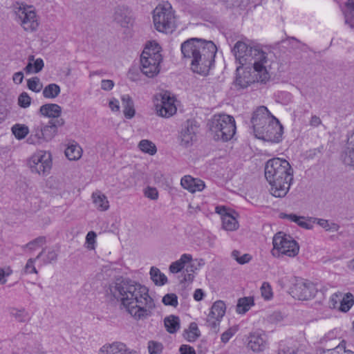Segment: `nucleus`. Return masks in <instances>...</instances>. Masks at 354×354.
Instances as JSON below:
<instances>
[{
	"label": "nucleus",
	"mask_w": 354,
	"mask_h": 354,
	"mask_svg": "<svg viewBox=\"0 0 354 354\" xmlns=\"http://www.w3.org/2000/svg\"><path fill=\"white\" fill-rule=\"evenodd\" d=\"M65 155L70 160H76L82 156V148L77 145H71L65 149Z\"/></svg>",
	"instance_id": "nucleus-36"
},
{
	"label": "nucleus",
	"mask_w": 354,
	"mask_h": 354,
	"mask_svg": "<svg viewBox=\"0 0 354 354\" xmlns=\"http://www.w3.org/2000/svg\"><path fill=\"white\" fill-rule=\"evenodd\" d=\"M43 250H45V253L41 257L44 264H49L57 261L58 254L54 249L48 248L47 252L46 248Z\"/></svg>",
	"instance_id": "nucleus-42"
},
{
	"label": "nucleus",
	"mask_w": 354,
	"mask_h": 354,
	"mask_svg": "<svg viewBox=\"0 0 354 354\" xmlns=\"http://www.w3.org/2000/svg\"><path fill=\"white\" fill-rule=\"evenodd\" d=\"M343 162L354 168V131L348 136L347 147L342 154Z\"/></svg>",
	"instance_id": "nucleus-22"
},
{
	"label": "nucleus",
	"mask_w": 354,
	"mask_h": 354,
	"mask_svg": "<svg viewBox=\"0 0 354 354\" xmlns=\"http://www.w3.org/2000/svg\"><path fill=\"white\" fill-rule=\"evenodd\" d=\"M93 203L95 207L100 211H106L109 207V201L104 194L93 193L92 195Z\"/></svg>",
	"instance_id": "nucleus-28"
},
{
	"label": "nucleus",
	"mask_w": 354,
	"mask_h": 354,
	"mask_svg": "<svg viewBox=\"0 0 354 354\" xmlns=\"http://www.w3.org/2000/svg\"><path fill=\"white\" fill-rule=\"evenodd\" d=\"M136 352L127 348L120 342L105 344L99 350L98 354H136Z\"/></svg>",
	"instance_id": "nucleus-19"
},
{
	"label": "nucleus",
	"mask_w": 354,
	"mask_h": 354,
	"mask_svg": "<svg viewBox=\"0 0 354 354\" xmlns=\"http://www.w3.org/2000/svg\"><path fill=\"white\" fill-rule=\"evenodd\" d=\"M60 86L57 84H48L43 90L42 94L45 98L53 99L57 97L60 93Z\"/></svg>",
	"instance_id": "nucleus-33"
},
{
	"label": "nucleus",
	"mask_w": 354,
	"mask_h": 354,
	"mask_svg": "<svg viewBox=\"0 0 354 354\" xmlns=\"http://www.w3.org/2000/svg\"><path fill=\"white\" fill-rule=\"evenodd\" d=\"M35 57L34 55H29L28 58V64L24 68V71L26 73H32V66H33V62H35Z\"/></svg>",
	"instance_id": "nucleus-59"
},
{
	"label": "nucleus",
	"mask_w": 354,
	"mask_h": 354,
	"mask_svg": "<svg viewBox=\"0 0 354 354\" xmlns=\"http://www.w3.org/2000/svg\"><path fill=\"white\" fill-rule=\"evenodd\" d=\"M148 351L149 354H160L163 349L162 343L151 340L148 342Z\"/></svg>",
	"instance_id": "nucleus-45"
},
{
	"label": "nucleus",
	"mask_w": 354,
	"mask_h": 354,
	"mask_svg": "<svg viewBox=\"0 0 354 354\" xmlns=\"http://www.w3.org/2000/svg\"><path fill=\"white\" fill-rule=\"evenodd\" d=\"M180 354H196L195 350L189 345L183 344L179 348Z\"/></svg>",
	"instance_id": "nucleus-56"
},
{
	"label": "nucleus",
	"mask_w": 354,
	"mask_h": 354,
	"mask_svg": "<svg viewBox=\"0 0 354 354\" xmlns=\"http://www.w3.org/2000/svg\"><path fill=\"white\" fill-rule=\"evenodd\" d=\"M15 21L26 31L34 32L39 26V21L35 10L32 6L17 3L14 6Z\"/></svg>",
	"instance_id": "nucleus-9"
},
{
	"label": "nucleus",
	"mask_w": 354,
	"mask_h": 354,
	"mask_svg": "<svg viewBox=\"0 0 354 354\" xmlns=\"http://www.w3.org/2000/svg\"><path fill=\"white\" fill-rule=\"evenodd\" d=\"M251 123L257 138L272 143H279L281 141L283 127L266 106H262L257 109L252 114Z\"/></svg>",
	"instance_id": "nucleus-5"
},
{
	"label": "nucleus",
	"mask_w": 354,
	"mask_h": 354,
	"mask_svg": "<svg viewBox=\"0 0 354 354\" xmlns=\"http://www.w3.org/2000/svg\"><path fill=\"white\" fill-rule=\"evenodd\" d=\"M354 304L353 297L349 293L344 297L341 302L340 310L343 312H347L350 310Z\"/></svg>",
	"instance_id": "nucleus-44"
},
{
	"label": "nucleus",
	"mask_w": 354,
	"mask_h": 354,
	"mask_svg": "<svg viewBox=\"0 0 354 354\" xmlns=\"http://www.w3.org/2000/svg\"><path fill=\"white\" fill-rule=\"evenodd\" d=\"M32 64V73H38L39 72H40L44 66V63L41 58L36 59Z\"/></svg>",
	"instance_id": "nucleus-53"
},
{
	"label": "nucleus",
	"mask_w": 354,
	"mask_h": 354,
	"mask_svg": "<svg viewBox=\"0 0 354 354\" xmlns=\"http://www.w3.org/2000/svg\"><path fill=\"white\" fill-rule=\"evenodd\" d=\"M281 218H288L304 229L310 230L313 228V224L310 222L304 221L305 218L304 216H297L294 214H287L282 213L281 214Z\"/></svg>",
	"instance_id": "nucleus-26"
},
{
	"label": "nucleus",
	"mask_w": 354,
	"mask_h": 354,
	"mask_svg": "<svg viewBox=\"0 0 354 354\" xmlns=\"http://www.w3.org/2000/svg\"><path fill=\"white\" fill-rule=\"evenodd\" d=\"M97 235L96 233L93 231H91L88 232L86 236V241L88 245H93L95 241V238Z\"/></svg>",
	"instance_id": "nucleus-61"
},
{
	"label": "nucleus",
	"mask_w": 354,
	"mask_h": 354,
	"mask_svg": "<svg viewBox=\"0 0 354 354\" xmlns=\"http://www.w3.org/2000/svg\"><path fill=\"white\" fill-rule=\"evenodd\" d=\"M346 6L348 10L344 13L345 23L354 28V0H348Z\"/></svg>",
	"instance_id": "nucleus-38"
},
{
	"label": "nucleus",
	"mask_w": 354,
	"mask_h": 354,
	"mask_svg": "<svg viewBox=\"0 0 354 354\" xmlns=\"http://www.w3.org/2000/svg\"><path fill=\"white\" fill-rule=\"evenodd\" d=\"M183 57L190 63L194 73L207 75L214 64L217 48L210 40L193 37L181 44Z\"/></svg>",
	"instance_id": "nucleus-2"
},
{
	"label": "nucleus",
	"mask_w": 354,
	"mask_h": 354,
	"mask_svg": "<svg viewBox=\"0 0 354 354\" xmlns=\"http://www.w3.org/2000/svg\"><path fill=\"white\" fill-rule=\"evenodd\" d=\"M29 165L32 172L45 175L51 168L50 153L40 151L35 153L29 160Z\"/></svg>",
	"instance_id": "nucleus-12"
},
{
	"label": "nucleus",
	"mask_w": 354,
	"mask_h": 354,
	"mask_svg": "<svg viewBox=\"0 0 354 354\" xmlns=\"http://www.w3.org/2000/svg\"><path fill=\"white\" fill-rule=\"evenodd\" d=\"M236 79L234 82V86L238 88H247L252 83L257 82H261L260 80H258L259 75H257V72L254 71V68H253V75L250 72V69L248 68H243V66H239L236 68ZM265 81L264 82H266Z\"/></svg>",
	"instance_id": "nucleus-14"
},
{
	"label": "nucleus",
	"mask_w": 354,
	"mask_h": 354,
	"mask_svg": "<svg viewBox=\"0 0 354 354\" xmlns=\"http://www.w3.org/2000/svg\"><path fill=\"white\" fill-rule=\"evenodd\" d=\"M293 297L299 300H308L313 297L316 290L314 285L308 281L297 282L292 288Z\"/></svg>",
	"instance_id": "nucleus-17"
},
{
	"label": "nucleus",
	"mask_w": 354,
	"mask_h": 354,
	"mask_svg": "<svg viewBox=\"0 0 354 354\" xmlns=\"http://www.w3.org/2000/svg\"><path fill=\"white\" fill-rule=\"evenodd\" d=\"M313 223H317L319 226L323 227L325 230L329 232H337L339 229V225L335 223H329L328 220L323 218H310L309 221H312Z\"/></svg>",
	"instance_id": "nucleus-31"
},
{
	"label": "nucleus",
	"mask_w": 354,
	"mask_h": 354,
	"mask_svg": "<svg viewBox=\"0 0 354 354\" xmlns=\"http://www.w3.org/2000/svg\"><path fill=\"white\" fill-rule=\"evenodd\" d=\"M222 224L223 229L227 231L236 230L239 227L236 219L230 214L222 217Z\"/></svg>",
	"instance_id": "nucleus-37"
},
{
	"label": "nucleus",
	"mask_w": 354,
	"mask_h": 354,
	"mask_svg": "<svg viewBox=\"0 0 354 354\" xmlns=\"http://www.w3.org/2000/svg\"><path fill=\"white\" fill-rule=\"evenodd\" d=\"M336 349L338 352L343 351V354H354L353 351L346 349V342L344 340L342 341V342L336 347Z\"/></svg>",
	"instance_id": "nucleus-60"
},
{
	"label": "nucleus",
	"mask_w": 354,
	"mask_h": 354,
	"mask_svg": "<svg viewBox=\"0 0 354 354\" xmlns=\"http://www.w3.org/2000/svg\"><path fill=\"white\" fill-rule=\"evenodd\" d=\"M235 331L232 328H229L221 335V341L227 343L230 339L234 335Z\"/></svg>",
	"instance_id": "nucleus-54"
},
{
	"label": "nucleus",
	"mask_w": 354,
	"mask_h": 354,
	"mask_svg": "<svg viewBox=\"0 0 354 354\" xmlns=\"http://www.w3.org/2000/svg\"><path fill=\"white\" fill-rule=\"evenodd\" d=\"M267 337L263 331H254L248 337V347L254 352H261L266 348Z\"/></svg>",
	"instance_id": "nucleus-18"
},
{
	"label": "nucleus",
	"mask_w": 354,
	"mask_h": 354,
	"mask_svg": "<svg viewBox=\"0 0 354 354\" xmlns=\"http://www.w3.org/2000/svg\"><path fill=\"white\" fill-rule=\"evenodd\" d=\"M232 51L239 63L243 66L246 64L252 65L254 71L257 72L258 80L261 82L270 79L269 73L267 71V53L263 50L262 46L254 42L247 44L243 41H238Z\"/></svg>",
	"instance_id": "nucleus-4"
},
{
	"label": "nucleus",
	"mask_w": 354,
	"mask_h": 354,
	"mask_svg": "<svg viewBox=\"0 0 354 354\" xmlns=\"http://www.w3.org/2000/svg\"><path fill=\"white\" fill-rule=\"evenodd\" d=\"M204 296H205V293L202 289L198 288L194 291V299L196 301H201L203 299Z\"/></svg>",
	"instance_id": "nucleus-63"
},
{
	"label": "nucleus",
	"mask_w": 354,
	"mask_h": 354,
	"mask_svg": "<svg viewBox=\"0 0 354 354\" xmlns=\"http://www.w3.org/2000/svg\"><path fill=\"white\" fill-rule=\"evenodd\" d=\"M165 326L169 333H175L180 328V319L178 316L169 315L164 320Z\"/></svg>",
	"instance_id": "nucleus-27"
},
{
	"label": "nucleus",
	"mask_w": 354,
	"mask_h": 354,
	"mask_svg": "<svg viewBox=\"0 0 354 354\" xmlns=\"http://www.w3.org/2000/svg\"><path fill=\"white\" fill-rule=\"evenodd\" d=\"M31 98L26 92L21 93L18 97V104L22 108H27L30 105Z\"/></svg>",
	"instance_id": "nucleus-50"
},
{
	"label": "nucleus",
	"mask_w": 354,
	"mask_h": 354,
	"mask_svg": "<svg viewBox=\"0 0 354 354\" xmlns=\"http://www.w3.org/2000/svg\"><path fill=\"white\" fill-rule=\"evenodd\" d=\"M297 346L292 342L282 341L279 343L278 354H297Z\"/></svg>",
	"instance_id": "nucleus-34"
},
{
	"label": "nucleus",
	"mask_w": 354,
	"mask_h": 354,
	"mask_svg": "<svg viewBox=\"0 0 354 354\" xmlns=\"http://www.w3.org/2000/svg\"><path fill=\"white\" fill-rule=\"evenodd\" d=\"M13 82L16 84H21L24 80V74L22 72H17L13 75Z\"/></svg>",
	"instance_id": "nucleus-64"
},
{
	"label": "nucleus",
	"mask_w": 354,
	"mask_h": 354,
	"mask_svg": "<svg viewBox=\"0 0 354 354\" xmlns=\"http://www.w3.org/2000/svg\"><path fill=\"white\" fill-rule=\"evenodd\" d=\"M225 304L218 300L214 303L207 317V324L212 329H216L225 313Z\"/></svg>",
	"instance_id": "nucleus-15"
},
{
	"label": "nucleus",
	"mask_w": 354,
	"mask_h": 354,
	"mask_svg": "<svg viewBox=\"0 0 354 354\" xmlns=\"http://www.w3.org/2000/svg\"><path fill=\"white\" fill-rule=\"evenodd\" d=\"M272 254L275 255L274 250L278 253L294 257L299 253V246L297 241L290 235L281 232L277 233L273 237Z\"/></svg>",
	"instance_id": "nucleus-11"
},
{
	"label": "nucleus",
	"mask_w": 354,
	"mask_h": 354,
	"mask_svg": "<svg viewBox=\"0 0 354 354\" xmlns=\"http://www.w3.org/2000/svg\"><path fill=\"white\" fill-rule=\"evenodd\" d=\"M12 134L17 140H22L26 137L30 131L25 124H15L11 128Z\"/></svg>",
	"instance_id": "nucleus-35"
},
{
	"label": "nucleus",
	"mask_w": 354,
	"mask_h": 354,
	"mask_svg": "<svg viewBox=\"0 0 354 354\" xmlns=\"http://www.w3.org/2000/svg\"><path fill=\"white\" fill-rule=\"evenodd\" d=\"M129 78L133 82L139 80V72L137 68L132 67L129 69L128 73Z\"/></svg>",
	"instance_id": "nucleus-55"
},
{
	"label": "nucleus",
	"mask_w": 354,
	"mask_h": 354,
	"mask_svg": "<svg viewBox=\"0 0 354 354\" xmlns=\"http://www.w3.org/2000/svg\"><path fill=\"white\" fill-rule=\"evenodd\" d=\"M114 86L113 81L111 80H103L101 82V88L104 91H110Z\"/></svg>",
	"instance_id": "nucleus-57"
},
{
	"label": "nucleus",
	"mask_w": 354,
	"mask_h": 354,
	"mask_svg": "<svg viewBox=\"0 0 354 354\" xmlns=\"http://www.w3.org/2000/svg\"><path fill=\"white\" fill-rule=\"evenodd\" d=\"M254 305V299L250 297L240 298L236 305V312L239 314H244L249 310L250 307Z\"/></svg>",
	"instance_id": "nucleus-30"
},
{
	"label": "nucleus",
	"mask_w": 354,
	"mask_h": 354,
	"mask_svg": "<svg viewBox=\"0 0 354 354\" xmlns=\"http://www.w3.org/2000/svg\"><path fill=\"white\" fill-rule=\"evenodd\" d=\"M11 272L12 271L9 268L6 270L0 268V284H4L6 282L5 277L9 276Z\"/></svg>",
	"instance_id": "nucleus-58"
},
{
	"label": "nucleus",
	"mask_w": 354,
	"mask_h": 354,
	"mask_svg": "<svg viewBox=\"0 0 354 354\" xmlns=\"http://www.w3.org/2000/svg\"><path fill=\"white\" fill-rule=\"evenodd\" d=\"M39 113L45 117L50 118L49 122H55L56 120L62 119L60 118L62 108L57 104H46L41 106Z\"/></svg>",
	"instance_id": "nucleus-20"
},
{
	"label": "nucleus",
	"mask_w": 354,
	"mask_h": 354,
	"mask_svg": "<svg viewBox=\"0 0 354 354\" xmlns=\"http://www.w3.org/2000/svg\"><path fill=\"white\" fill-rule=\"evenodd\" d=\"M10 315L20 322H25L29 319L28 313L24 308L21 310L13 308L10 311Z\"/></svg>",
	"instance_id": "nucleus-43"
},
{
	"label": "nucleus",
	"mask_w": 354,
	"mask_h": 354,
	"mask_svg": "<svg viewBox=\"0 0 354 354\" xmlns=\"http://www.w3.org/2000/svg\"><path fill=\"white\" fill-rule=\"evenodd\" d=\"M261 292L262 297L269 300L272 297V291L270 285L267 282H263L261 287Z\"/></svg>",
	"instance_id": "nucleus-51"
},
{
	"label": "nucleus",
	"mask_w": 354,
	"mask_h": 354,
	"mask_svg": "<svg viewBox=\"0 0 354 354\" xmlns=\"http://www.w3.org/2000/svg\"><path fill=\"white\" fill-rule=\"evenodd\" d=\"M208 126L211 136L216 141L231 140L236 129L234 118L225 113L214 115L209 120Z\"/></svg>",
	"instance_id": "nucleus-6"
},
{
	"label": "nucleus",
	"mask_w": 354,
	"mask_h": 354,
	"mask_svg": "<svg viewBox=\"0 0 354 354\" xmlns=\"http://www.w3.org/2000/svg\"><path fill=\"white\" fill-rule=\"evenodd\" d=\"M27 83L28 88L34 92L38 93L42 88V84L40 83V80L37 77L28 79Z\"/></svg>",
	"instance_id": "nucleus-47"
},
{
	"label": "nucleus",
	"mask_w": 354,
	"mask_h": 354,
	"mask_svg": "<svg viewBox=\"0 0 354 354\" xmlns=\"http://www.w3.org/2000/svg\"><path fill=\"white\" fill-rule=\"evenodd\" d=\"M192 260V257L189 254H183L181 255L179 260L173 262L169 266V271L172 273H178L180 272L185 266L186 263L190 262Z\"/></svg>",
	"instance_id": "nucleus-25"
},
{
	"label": "nucleus",
	"mask_w": 354,
	"mask_h": 354,
	"mask_svg": "<svg viewBox=\"0 0 354 354\" xmlns=\"http://www.w3.org/2000/svg\"><path fill=\"white\" fill-rule=\"evenodd\" d=\"M44 253H45V250H42L41 252H40L35 259L30 258L27 261L26 264L24 267V272L26 274H32V273L37 274V270L35 266V263L36 260L41 258V257L44 254Z\"/></svg>",
	"instance_id": "nucleus-39"
},
{
	"label": "nucleus",
	"mask_w": 354,
	"mask_h": 354,
	"mask_svg": "<svg viewBox=\"0 0 354 354\" xmlns=\"http://www.w3.org/2000/svg\"><path fill=\"white\" fill-rule=\"evenodd\" d=\"M232 257L239 263L245 264L248 263L252 257L249 254H244L241 256V252L239 250H233L232 252Z\"/></svg>",
	"instance_id": "nucleus-46"
},
{
	"label": "nucleus",
	"mask_w": 354,
	"mask_h": 354,
	"mask_svg": "<svg viewBox=\"0 0 354 354\" xmlns=\"http://www.w3.org/2000/svg\"><path fill=\"white\" fill-rule=\"evenodd\" d=\"M160 47L154 44L153 47L147 46L140 55V72L148 77H153L160 72V64L162 60L160 53Z\"/></svg>",
	"instance_id": "nucleus-7"
},
{
	"label": "nucleus",
	"mask_w": 354,
	"mask_h": 354,
	"mask_svg": "<svg viewBox=\"0 0 354 354\" xmlns=\"http://www.w3.org/2000/svg\"><path fill=\"white\" fill-rule=\"evenodd\" d=\"M197 122L195 120H188L183 124L180 134V145L185 147H188L192 145L196 138L198 130Z\"/></svg>",
	"instance_id": "nucleus-16"
},
{
	"label": "nucleus",
	"mask_w": 354,
	"mask_h": 354,
	"mask_svg": "<svg viewBox=\"0 0 354 354\" xmlns=\"http://www.w3.org/2000/svg\"><path fill=\"white\" fill-rule=\"evenodd\" d=\"M156 110L159 115L168 118L176 113L177 109L174 104V98L171 97L169 92L165 91L156 95Z\"/></svg>",
	"instance_id": "nucleus-13"
},
{
	"label": "nucleus",
	"mask_w": 354,
	"mask_h": 354,
	"mask_svg": "<svg viewBox=\"0 0 354 354\" xmlns=\"http://www.w3.org/2000/svg\"><path fill=\"white\" fill-rule=\"evenodd\" d=\"M153 24L156 29L162 32L171 33L176 28V19L171 7L158 6L153 10Z\"/></svg>",
	"instance_id": "nucleus-10"
},
{
	"label": "nucleus",
	"mask_w": 354,
	"mask_h": 354,
	"mask_svg": "<svg viewBox=\"0 0 354 354\" xmlns=\"http://www.w3.org/2000/svg\"><path fill=\"white\" fill-rule=\"evenodd\" d=\"M138 147L142 151L150 155H154L157 151L156 145L148 140H142Z\"/></svg>",
	"instance_id": "nucleus-40"
},
{
	"label": "nucleus",
	"mask_w": 354,
	"mask_h": 354,
	"mask_svg": "<svg viewBox=\"0 0 354 354\" xmlns=\"http://www.w3.org/2000/svg\"><path fill=\"white\" fill-rule=\"evenodd\" d=\"M45 236H39L32 241H30L27 244L23 245V248H28L30 251L35 250L37 248L42 246L46 243Z\"/></svg>",
	"instance_id": "nucleus-41"
},
{
	"label": "nucleus",
	"mask_w": 354,
	"mask_h": 354,
	"mask_svg": "<svg viewBox=\"0 0 354 354\" xmlns=\"http://www.w3.org/2000/svg\"><path fill=\"white\" fill-rule=\"evenodd\" d=\"M265 177L270 185V193L283 198L288 194L293 181V169L288 160L279 158L268 160L265 165Z\"/></svg>",
	"instance_id": "nucleus-3"
},
{
	"label": "nucleus",
	"mask_w": 354,
	"mask_h": 354,
	"mask_svg": "<svg viewBox=\"0 0 354 354\" xmlns=\"http://www.w3.org/2000/svg\"><path fill=\"white\" fill-rule=\"evenodd\" d=\"M283 43L286 44L292 49H301V47L305 46L304 44L295 37H288L283 40Z\"/></svg>",
	"instance_id": "nucleus-49"
},
{
	"label": "nucleus",
	"mask_w": 354,
	"mask_h": 354,
	"mask_svg": "<svg viewBox=\"0 0 354 354\" xmlns=\"http://www.w3.org/2000/svg\"><path fill=\"white\" fill-rule=\"evenodd\" d=\"M180 184L182 187L192 193L202 191L205 187V183L203 180L194 178L191 176H185L181 178Z\"/></svg>",
	"instance_id": "nucleus-21"
},
{
	"label": "nucleus",
	"mask_w": 354,
	"mask_h": 354,
	"mask_svg": "<svg viewBox=\"0 0 354 354\" xmlns=\"http://www.w3.org/2000/svg\"><path fill=\"white\" fill-rule=\"evenodd\" d=\"M145 195L151 200H156L158 197V192L156 188L148 187L145 191Z\"/></svg>",
	"instance_id": "nucleus-52"
},
{
	"label": "nucleus",
	"mask_w": 354,
	"mask_h": 354,
	"mask_svg": "<svg viewBox=\"0 0 354 354\" xmlns=\"http://www.w3.org/2000/svg\"><path fill=\"white\" fill-rule=\"evenodd\" d=\"M184 337L189 342H194L200 335V330L195 322L189 324V328L185 330Z\"/></svg>",
	"instance_id": "nucleus-32"
},
{
	"label": "nucleus",
	"mask_w": 354,
	"mask_h": 354,
	"mask_svg": "<svg viewBox=\"0 0 354 354\" xmlns=\"http://www.w3.org/2000/svg\"><path fill=\"white\" fill-rule=\"evenodd\" d=\"M110 290L136 319H145L151 315L155 304L146 286L129 279H118Z\"/></svg>",
	"instance_id": "nucleus-1"
},
{
	"label": "nucleus",
	"mask_w": 354,
	"mask_h": 354,
	"mask_svg": "<svg viewBox=\"0 0 354 354\" xmlns=\"http://www.w3.org/2000/svg\"><path fill=\"white\" fill-rule=\"evenodd\" d=\"M150 277L151 279L157 286H163L167 282V278L165 274L162 273L160 270L156 267L151 268Z\"/></svg>",
	"instance_id": "nucleus-29"
},
{
	"label": "nucleus",
	"mask_w": 354,
	"mask_h": 354,
	"mask_svg": "<svg viewBox=\"0 0 354 354\" xmlns=\"http://www.w3.org/2000/svg\"><path fill=\"white\" fill-rule=\"evenodd\" d=\"M123 112L126 118L131 119L135 115L134 104L132 98L129 95H123L121 97Z\"/></svg>",
	"instance_id": "nucleus-23"
},
{
	"label": "nucleus",
	"mask_w": 354,
	"mask_h": 354,
	"mask_svg": "<svg viewBox=\"0 0 354 354\" xmlns=\"http://www.w3.org/2000/svg\"><path fill=\"white\" fill-rule=\"evenodd\" d=\"M113 17L114 20L123 27L128 26L131 21V17L128 15L127 10L120 7L115 9Z\"/></svg>",
	"instance_id": "nucleus-24"
},
{
	"label": "nucleus",
	"mask_w": 354,
	"mask_h": 354,
	"mask_svg": "<svg viewBox=\"0 0 354 354\" xmlns=\"http://www.w3.org/2000/svg\"><path fill=\"white\" fill-rule=\"evenodd\" d=\"M309 124L313 127H317L322 124V120L319 117L313 115L310 120Z\"/></svg>",
	"instance_id": "nucleus-62"
},
{
	"label": "nucleus",
	"mask_w": 354,
	"mask_h": 354,
	"mask_svg": "<svg viewBox=\"0 0 354 354\" xmlns=\"http://www.w3.org/2000/svg\"><path fill=\"white\" fill-rule=\"evenodd\" d=\"M162 303L166 306L176 307L178 306V297L176 294L170 293L165 295L162 299Z\"/></svg>",
	"instance_id": "nucleus-48"
},
{
	"label": "nucleus",
	"mask_w": 354,
	"mask_h": 354,
	"mask_svg": "<svg viewBox=\"0 0 354 354\" xmlns=\"http://www.w3.org/2000/svg\"><path fill=\"white\" fill-rule=\"evenodd\" d=\"M63 119L56 120L55 122H48L46 125H35L27 139V142L31 145H40L48 142L57 133V128L63 126Z\"/></svg>",
	"instance_id": "nucleus-8"
}]
</instances>
